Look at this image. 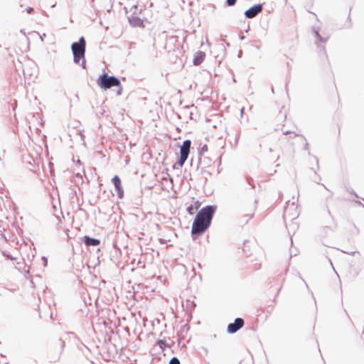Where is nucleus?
<instances>
[{
  "mask_svg": "<svg viewBox=\"0 0 364 364\" xmlns=\"http://www.w3.org/2000/svg\"><path fill=\"white\" fill-rule=\"evenodd\" d=\"M215 210V205H207L200 209L193 222L191 233L200 235L204 232L210 225Z\"/></svg>",
  "mask_w": 364,
  "mask_h": 364,
  "instance_id": "obj_1",
  "label": "nucleus"
},
{
  "mask_svg": "<svg viewBox=\"0 0 364 364\" xmlns=\"http://www.w3.org/2000/svg\"><path fill=\"white\" fill-rule=\"evenodd\" d=\"M97 85L102 89H109L112 87H120V90L118 94L120 95L122 92V87L120 81L118 78L114 76H109L107 74H103L100 76L97 80Z\"/></svg>",
  "mask_w": 364,
  "mask_h": 364,
  "instance_id": "obj_2",
  "label": "nucleus"
},
{
  "mask_svg": "<svg viewBox=\"0 0 364 364\" xmlns=\"http://www.w3.org/2000/svg\"><path fill=\"white\" fill-rule=\"evenodd\" d=\"M72 50L73 53L74 61L75 63H79L81 59H84L85 52V41L83 37H81L78 42L73 43Z\"/></svg>",
  "mask_w": 364,
  "mask_h": 364,
  "instance_id": "obj_3",
  "label": "nucleus"
},
{
  "mask_svg": "<svg viewBox=\"0 0 364 364\" xmlns=\"http://www.w3.org/2000/svg\"><path fill=\"white\" fill-rule=\"evenodd\" d=\"M191 142L190 140H186L183 142L180 148V158L178 160V165L182 166L188 159Z\"/></svg>",
  "mask_w": 364,
  "mask_h": 364,
  "instance_id": "obj_4",
  "label": "nucleus"
},
{
  "mask_svg": "<svg viewBox=\"0 0 364 364\" xmlns=\"http://www.w3.org/2000/svg\"><path fill=\"white\" fill-rule=\"evenodd\" d=\"M112 181L117 191L118 198L122 199L124 197V190L120 178L118 176H114L112 178Z\"/></svg>",
  "mask_w": 364,
  "mask_h": 364,
  "instance_id": "obj_5",
  "label": "nucleus"
},
{
  "mask_svg": "<svg viewBox=\"0 0 364 364\" xmlns=\"http://www.w3.org/2000/svg\"><path fill=\"white\" fill-rule=\"evenodd\" d=\"M244 325V321L242 318H237L235 320V322L232 323H230L228 326V331L230 333H235L240 328H241Z\"/></svg>",
  "mask_w": 364,
  "mask_h": 364,
  "instance_id": "obj_6",
  "label": "nucleus"
},
{
  "mask_svg": "<svg viewBox=\"0 0 364 364\" xmlns=\"http://www.w3.org/2000/svg\"><path fill=\"white\" fill-rule=\"evenodd\" d=\"M262 6L261 4L255 5L250 8L245 12V15L247 18H252L256 16L259 12H261Z\"/></svg>",
  "mask_w": 364,
  "mask_h": 364,
  "instance_id": "obj_7",
  "label": "nucleus"
},
{
  "mask_svg": "<svg viewBox=\"0 0 364 364\" xmlns=\"http://www.w3.org/2000/svg\"><path fill=\"white\" fill-rule=\"evenodd\" d=\"M193 204L188 206L186 210L189 215H193L196 210H198L200 205L201 203L198 200H196L195 198H192Z\"/></svg>",
  "mask_w": 364,
  "mask_h": 364,
  "instance_id": "obj_8",
  "label": "nucleus"
},
{
  "mask_svg": "<svg viewBox=\"0 0 364 364\" xmlns=\"http://www.w3.org/2000/svg\"><path fill=\"white\" fill-rule=\"evenodd\" d=\"M205 58V54L204 52H202V51H198L196 53L194 58H193V64L195 65H199L200 64H201L204 59Z\"/></svg>",
  "mask_w": 364,
  "mask_h": 364,
  "instance_id": "obj_9",
  "label": "nucleus"
},
{
  "mask_svg": "<svg viewBox=\"0 0 364 364\" xmlns=\"http://www.w3.org/2000/svg\"><path fill=\"white\" fill-rule=\"evenodd\" d=\"M129 23L132 26L141 27L143 26V21L138 16H132L129 19Z\"/></svg>",
  "mask_w": 364,
  "mask_h": 364,
  "instance_id": "obj_10",
  "label": "nucleus"
},
{
  "mask_svg": "<svg viewBox=\"0 0 364 364\" xmlns=\"http://www.w3.org/2000/svg\"><path fill=\"white\" fill-rule=\"evenodd\" d=\"M84 242L87 246H97L100 245V241L97 239L90 238L88 236H85Z\"/></svg>",
  "mask_w": 364,
  "mask_h": 364,
  "instance_id": "obj_11",
  "label": "nucleus"
},
{
  "mask_svg": "<svg viewBox=\"0 0 364 364\" xmlns=\"http://www.w3.org/2000/svg\"><path fill=\"white\" fill-rule=\"evenodd\" d=\"M157 343H158L159 346L160 347V348H161V350H164V349H165V348H166V342H165L164 341H163V340H159V341H157Z\"/></svg>",
  "mask_w": 364,
  "mask_h": 364,
  "instance_id": "obj_12",
  "label": "nucleus"
},
{
  "mask_svg": "<svg viewBox=\"0 0 364 364\" xmlns=\"http://www.w3.org/2000/svg\"><path fill=\"white\" fill-rule=\"evenodd\" d=\"M168 364H181V363H180L179 360L177 358L173 357L171 359Z\"/></svg>",
  "mask_w": 364,
  "mask_h": 364,
  "instance_id": "obj_13",
  "label": "nucleus"
},
{
  "mask_svg": "<svg viewBox=\"0 0 364 364\" xmlns=\"http://www.w3.org/2000/svg\"><path fill=\"white\" fill-rule=\"evenodd\" d=\"M237 0H227V4L228 6H233L235 4Z\"/></svg>",
  "mask_w": 364,
  "mask_h": 364,
  "instance_id": "obj_14",
  "label": "nucleus"
},
{
  "mask_svg": "<svg viewBox=\"0 0 364 364\" xmlns=\"http://www.w3.org/2000/svg\"><path fill=\"white\" fill-rule=\"evenodd\" d=\"M171 39H174L175 41H177V37H171Z\"/></svg>",
  "mask_w": 364,
  "mask_h": 364,
  "instance_id": "obj_15",
  "label": "nucleus"
}]
</instances>
